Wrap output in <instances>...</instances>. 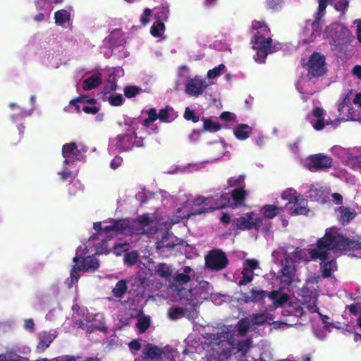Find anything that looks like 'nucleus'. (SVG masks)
Wrapping results in <instances>:
<instances>
[{
	"mask_svg": "<svg viewBox=\"0 0 361 361\" xmlns=\"http://www.w3.org/2000/svg\"><path fill=\"white\" fill-rule=\"evenodd\" d=\"M318 279L311 276L306 281L305 285L301 290L302 301L291 302L283 311V315H294L296 317H307L310 321L322 320L324 326L312 324L314 336L319 340H324L327 336L329 330L328 316L317 305Z\"/></svg>",
	"mask_w": 361,
	"mask_h": 361,
	"instance_id": "20e7f679",
	"label": "nucleus"
},
{
	"mask_svg": "<svg viewBox=\"0 0 361 361\" xmlns=\"http://www.w3.org/2000/svg\"><path fill=\"white\" fill-rule=\"evenodd\" d=\"M169 13V8L167 5H162L157 8L155 16L157 20L163 22L166 20Z\"/></svg>",
	"mask_w": 361,
	"mask_h": 361,
	"instance_id": "79ce46f5",
	"label": "nucleus"
},
{
	"mask_svg": "<svg viewBox=\"0 0 361 361\" xmlns=\"http://www.w3.org/2000/svg\"><path fill=\"white\" fill-rule=\"evenodd\" d=\"M184 314L183 310L180 307H171L168 311V315L171 319H176Z\"/></svg>",
	"mask_w": 361,
	"mask_h": 361,
	"instance_id": "6e6d98bb",
	"label": "nucleus"
},
{
	"mask_svg": "<svg viewBox=\"0 0 361 361\" xmlns=\"http://www.w3.org/2000/svg\"><path fill=\"white\" fill-rule=\"evenodd\" d=\"M86 152L87 148L80 143L71 142L63 146L62 154L64 160L61 170L58 171L61 180H66L74 176L75 161L82 159Z\"/></svg>",
	"mask_w": 361,
	"mask_h": 361,
	"instance_id": "9d476101",
	"label": "nucleus"
},
{
	"mask_svg": "<svg viewBox=\"0 0 361 361\" xmlns=\"http://www.w3.org/2000/svg\"><path fill=\"white\" fill-rule=\"evenodd\" d=\"M339 221L342 224L348 223L356 216L355 210L350 208L341 207L339 209Z\"/></svg>",
	"mask_w": 361,
	"mask_h": 361,
	"instance_id": "c9c22d12",
	"label": "nucleus"
},
{
	"mask_svg": "<svg viewBox=\"0 0 361 361\" xmlns=\"http://www.w3.org/2000/svg\"><path fill=\"white\" fill-rule=\"evenodd\" d=\"M123 162V159L120 157H115L110 163V166L112 169L115 170L118 168Z\"/></svg>",
	"mask_w": 361,
	"mask_h": 361,
	"instance_id": "774afa93",
	"label": "nucleus"
},
{
	"mask_svg": "<svg viewBox=\"0 0 361 361\" xmlns=\"http://www.w3.org/2000/svg\"><path fill=\"white\" fill-rule=\"evenodd\" d=\"M307 119L316 130H322L329 125L328 121L324 118V110L322 108L314 107L307 116Z\"/></svg>",
	"mask_w": 361,
	"mask_h": 361,
	"instance_id": "4be33fe9",
	"label": "nucleus"
},
{
	"mask_svg": "<svg viewBox=\"0 0 361 361\" xmlns=\"http://www.w3.org/2000/svg\"><path fill=\"white\" fill-rule=\"evenodd\" d=\"M336 3L335 4V8L338 11L343 12L348 7L349 1L348 0H336Z\"/></svg>",
	"mask_w": 361,
	"mask_h": 361,
	"instance_id": "052dcab7",
	"label": "nucleus"
},
{
	"mask_svg": "<svg viewBox=\"0 0 361 361\" xmlns=\"http://www.w3.org/2000/svg\"><path fill=\"white\" fill-rule=\"evenodd\" d=\"M346 164L353 169L359 171L361 173V157H356L348 159Z\"/></svg>",
	"mask_w": 361,
	"mask_h": 361,
	"instance_id": "3c124183",
	"label": "nucleus"
},
{
	"mask_svg": "<svg viewBox=\"0 0 361 361\" xmlns=\"http://www.w3.org/2000/svg\"><path fill=\"white\" fill-rule=\"evenodd\" d=\"M286 207L291 215H307L309 212L307 201L302 197L293 202H288Z\"/></svg>",
	"mask_w": 361,
	"mask_h": 361,
	"instance_id": "b1692460",
	"label": "nucleus"
},
{
	"mask_svg": "<svg viewBox=\"0 0 361 361\" xmlns=\"http://www.w3.org/2000/svg\"><path fill=\"white\" fill-rule=\"evenodd\" d=\"M184 117L186 120H192L194 123H196L199 121L198 116L195 115V112L189 107L185 108Z\"/></svg>",
	"mask_w": 361,
	"mask_h": 361,
	"instance_id": "13d9d810",
	"label": "nucleus"
},
{
	"mask_svg": "<svg viewBox=\"0 0 361 361\" xmlns=\"http://www.w3.org/2000/svg\"><path fill=\"white\" fill-rule=\"evenodd\" d=\"M349 312L353 314H361V305L360 303H354L347 307Z\"/></svg>",
	"mask_w": 361,
	"mask_h": 361,
	"instance_id": "e2e57ef3",
	"label": "nucleus"
},
{
	"mask_svg": "<svg viewBox=\"0 0 361 361\" xmlns=\"http://www.w3.org/2000/svg\"><path fill=\"white\" fill-rule=\"evenodd\" d=\"M142 92V89L136 86H128L124 90V94L126 97L132 98Z\"/></svg>",
	"mask_w": 361,
	"mask_h": 361,
	"instance_id": "603ef678",
	"label": "nucleus"
},
{
	"mask_svg": "<svg viewBox=\"0 0 361 361\" xmlns=\"http://www.w3.org/2000/svg\"><path fill=\"white\" fill-rule=\"evenodd\" d=\"M54 18L56 25L66 27L70 20V13L66 10H60L55 13Z\"/></svg>",
	"mask_w": 361,
	"mask_h": 361,
	"instance_id": "f704fd0d",
	"label": "nucleus"
},
{
	"mask_svg": "<svg viewBox=\"0 0 361 361\" xmlns=\"http://www.w3.org/2000/svg\"><path fill=\"white\" fill-rule=\"evenodd\" d=\"M226 66L224 64H219L214 68L209 70L207 74V81H212L220 76L223 71L225 70Z\"/></svg>",
	"mask_w": 361,
	"mask_h": 361,
	"instance_id": "ea45409f",
	"label": "nucleus"
},
{
	"mask_svg": "<svg viewBox=\"0 0 361 361\" xmlns=\"http://www.w3.org/2000/svg\"><path fill=\"white\" fill-rule=\"evenodd\" d=\"M341 29V26L338 24H334L329 26L324 32V37L329 39V42H335L339 37L338 31Z\"/></svg>",
	"mask_w": 361,
	"mask_h": 361,
	"instance_id": "473e14b6",
	"label": "nucleus"
},
{
	"mask_svg": "<svg viewBox=\"0 0 361 361\" xmlns=\"http://www.w3.org/2000/svg\"><path fill=\"white\" fill-rule=\"evenodd\" d=\"M251 44L256 51L254 59L257 63H264L267 55L280 50V43H274L270 29L264 21L254 20L252 23Z\"/></svg>",
	"mask_w": 361,
	"mask_h": 361,
	"instance_id": "0eeeda50",
	"label": "nucleus"
},
{
	"mask_svg": "<svg viewBox=\"0 0 361 361\" xmlns=\"http://www.w3.org/2000/svg\"><path fill=\"white\" fill-rule=\"evenodd\" d=\"M154 271L157 274L163 278H168L171 275L172 270L169 265L160 263L154 268Z\"/></svg>",
	"mask_w": 361,
	"mask_h": 361,
	"instance_id": "e433bc0d",
	"label": "nucleus"
},
{
	"mask_svg": "<svg viewBox=\"0 0 361 361\" xmlns=\"http://www.w3.org/2000/svg\"><path fill=\"white\" fill-rule=\"evenodd\" d=\"M178 79L175 83V90H180L182 83L184 84V92L186 95L197 98L204 94L209 86L214 84L207 81L200 75L191 76L190 69L186 66L179 67L177 73Z\"/></svg>",
	"mask_w": 361,
	"mask_h": 361,
	"instance_id": "1a4fd4ad",
	"label": "nucleus"
},
{
	"mask_svg": "<svg viewBox=\"0 0 361 361\" xmlns=\"http://www.w3.org/2000/svg\"><path fill=\"white\" fill-rule=\"evenodd\" d=\"M328 4H332V0H319V7L317 14L314 16V18L321 20V18L324 15L326 8Z\"/></svg>",
	"mask_w": 361,
	"mask_h": 361,
	"instance_id": "de8ad7c7",
	"label": "nucleus"
},
{
	"mask_svg": "<svg viewBox=\"0 0 361 361\" xmlns=\"http://www.w3.org/2000/svg\"><path fill=\"white\" fill-rule=\"evenodd\" d=\"M104 101L108 102L111 106H121L123 102V97L121 94H110L109 87H107L104 95L102 96Z\"/></svg>",
	"mask_w": 361,
	"mask_h": 361,
	"instance_id": "2f4dec72",
	"label": "nucleus"
},
{
	"mask_svg": "<svg viewBox=\"0 0 361 361\" xmlns=\"http://www.w3.org/2000/svg\"><path fill=\"white\" fill-rule=\"evenodd\" d=\"M332 159L323 154H317L307 157L303 161L305 167L312 171L324 170L331 166Z\"/></svg>",
	"mask_w": 361,
	"mask_h": 361,
	"instance_id": "6ab92c4d",
	"label": "nucleus"
},
{
	"mask_svg": "<svg viewBox=\"0 0 361 361\" xmlns=\"http://www.w3.org/2000/svg\"><path fill=\"white\" fill-rule=\"evenodd\" d=\"M165 32L164 22L157 20L151 27L150 32L154 37H162Z\"/></svg>",
	"mask_w": 361,
	"mask_h": 361,
	"instance_id": "4c0bfd02",
	"label": "nucleus"
},
{
	"mask_svg": "<svg viewBox=\"0 0 361 361\" xmlns=\"http://www.w3.org/2000/svg\"><path fill=\"white\" fill-rule=\"evenodd\" d=\"M339 236L337 234V228H330L326 229L324 236L317 241L316 248L300 249L297 247L290 255L283 247H279L272 252V257L275 262H281V271L276 277V281L279 283V290H274L268 295L272 301L274 307L281 306L289 300L288 295L284 292L292 288V283L297 281L295 277L296 263L308 262L311 259H324L325 255L324 245L330 240H335Z\"/></svg>",
	"mask_w": 361,
	"mask_h": 361,
	"instance_id": "f03ea898",
	"label": "nucleus"
},
{
	"mask_svg": "<svg viewBox=\"0 0 361 361\" xmlns=\"http://www.w3.org/2000/svg\"><path fill=\"white\" fill-rule=\"evenodd\" d=\"M245 179V177L244 175L229 178L227 180L228 187H239V188H244Z\"/></svg>",
	"mask_w": 361,
	"mask_h": 361,
	"instance_id": "a19ab883",
	"label": "nucleus"
},
{
	"mask_svg": "<svg viewBox=\"0 0 361 361\" xmlns=\"http://www.w3.org/2000/svg\"><path fill=\"white\" fill-rule=\"evenodd\" d=\"M322 22L319 19L308 20L299 35V43L308 44L321 35Z\"/></svg>",
	"mask_w": 361,
	"mask_h": 361,
	"instance_id": "2eb2a0df",
	"label": "nucleus"
},
{
	"mask_svg": "<svg viewBox=\"0 0 361 361\" xmlns=\"http://www.w3.org/2000/svg\"><path fill=\"white\" fill-rule=\"evenodd\" d=\"M128 249V245L127 243L118 244L114 246V252L116 255L119 256L122 252L126 251Z\"/></svg>",
	"mask_w": 361,
	"mask_h": 361,
	"instance_id": "680f3d73",
	"label": "nucleus"
},
{
	"mask_svg": "<svg viewBox=\"0 0 361 361\" xmlns=\"http://www.w3.org/2000/svg\"><path fill=\"white\" fill-rule=\"evenodd\" d=\"M337 234L338 238L329 240L324 247L326 256H324V259H319L321 261L320 269L324 277L331 276L337 269L335 259L336 252L355 250L359 247L357 243L345 237L338 229Z\"/></svg>",
	"mask_w": 361,
	"mask_h": 361,
	"instance_id": "6e6552de",
	"label": "nucleus"
},
{
	"mask_svg": "<svg viewBox=\"0 0 361 361\" xmlns=\"http://www.w3.org/2000/svg\"><path fill=\"white\" fill-rule=\"evenodd\" d=\"M281 210V209L280 207L271 204L264 205L259 209V214H257V215L267 221V226H264V228H261L262 231H268L270 226L269 219L276 216Z\"/></svg>",
	"mask_w": 361,
	"mask_h": 361,
	"instance_id": "393cba45",
	"label": "nucleus"
},
{
	"mask_svg": "<svg viewBox=\"0 0 361 361\" xmlns=\"http://www.w3.org/2000/svg\"><path fill=\"white\" fill-rule=\"evenodd\" d=\"M247 193L243 188L234 190L231 194L223 193L220 196L204 197L199 195L190 197L191 207L185 209L183 216L197 215L219 209L226 207H238L242 205Z\"/></svg>",
	"mask_w": 361,
	"mask_h": 361,
	"instance_id": "423d86ee",
	"label": "nucleus"
},
{
	"mask_svg": "<svg viewBox=\"0 0 361 361\" xmlns=\"http://www.w3.org/2000/svg\"><path fill=\"white\" fill-rule=\"evenodd\" d=\"M267 293L262 290L252 288L249 293H240L238 300L245 303L256 302L265 298Z\"/></svg>",
	"mask_w": 361,
	"mask_h": 361,
	"instance_id": "a878e982",
	"label": "nucleus"
},
{
	"mask_svg": "<svg viewBox=\"0 0 361 361\" xmlns=\"http://www.w3.org/2000/svg\"><path fill=\"white\" fill-rule=\"evenodd\" d=\"M38 361H78L76 358L73 357L65 356V357H59L56 358H54L51 360H49L47 358L38 360Z\"/></svg>",
	"mask_w": 361,
	"mask_h": 361,
	"instance_id": "338daca9",
	"label": "nucleus"
},
{
	"mask_svg": "<svg viewBox=\"0 0 361 361\" xmlns=\"http://www.w3.org/2000/svg\"><path fill=\"white\" fill-rule=\"evenodd\" d=\"M212 290V287L209 283L207 281H202L198 282L193 287L187 288L186 291L183 293V295H181L180 300H186L192 306H195L211 295L212 301L216 304H220L221 300L219 302L217 301V299H219V298H220V296L213 295Z\"/></svg>",
	"mask_w": 361,
	"mask_h": 361,
	"instance_id": "9b49d317",
	"label": "nucleus"
},
{
	"mask_svg": "<svg viewBox=\"0 0 361 361\" xmlns=\"http://www.w3.org/2000/svg\"><path fill=\"white\" fill-rule=\"evenodd\" d=\"M82 109L86 114H96L99 111V108L96 106L84 105Z\"/></svg>",
	"mask_w": 361,
	"mask_h": 361,
	"instance_id": "69168bd1",
	"label": "nucleus"
},
{
	"mask_svg": "<svg viewBox=\"0 0 361 361\" xmlns=\"http://www.w3.org/2000/svg\"><path fill=\"white\" fill-rule=\"evenodd\" d=\"M350 95L347 94L338 104L339 121H361L360 115L357 114V111L350 107Z\"/></svg>",
	"mask_w": 361,
	"mask_h": 361,
	"instance_id": "aec40b11",
	"label": "nucleus"
},
{
	"mask_svg": "<svg viewBox=\"0 0 361 361\" xmlns=\"http://www.w3.org/2000/svg\"><path fill=\"white\" fill-rule=\"evenodd\" d=\"M56 337V334L55 331L42 332L39 334L37 349L39 350H44L49 346Z\"/></svg>",
	"mask_w": 361,
	"mask_h": 361,
	"instance_id": "cd10ccee",
	"label": "nucleus"
},
{
	"mask_svg": "<svg viewBox=\"0 0 361 361\" xmlns=\"http://www.w3.org/2000/svg\"><path fill=\"white\" fill-rule=\"evenodd\" d=\"M79 327L92 332L94 330L106 332L107 326L104 322V317L102 314H96L94 315H87L77 322Z\"/></svg>",
	"mask_w": 361,
	"mask_h": 361,
	"instance_id": "dca6fc26",
	"label": "nucleus"
},
{
	"mask_svg": "<svg viewBox=\"0 0 361 361\" xmlns=\"http://www.w3.org/2000/svg\"><path fill=\"white\" fill-rule=\"evenodd\" d=\"M138 254L135 251H132L126 253L124 256V261L129 265H133L137 262Z\"/></svg>",
	"mask_w": 361,
	"mask_h": 361,
	"instance_id": "5fc2aeb1",
	"label": "nucleus"
},
{
	"mask_svg": "<svg viewBox=\"0 0 361 361\" xmlns=\"http://www.w3.org/2000/svg\"><path fill=\"white\" fill-rule=\"evenodd\" d=\"M281 198L284 200H288V202H294L298 198L302 197L297 191L293 188H288L283 191L281 193Z\"/></svg>",
	"mask_w": 361,
	"mask_h": 361,
	"instance_id": "58836bf2",
	"label": "nucleus"
},
{
	"mask_svg": "<svg viewBox=\"0 0 361 361\" xmlns=\"http://www.w3.org/2000/svg\"><path fill=\"white\" fill-rule=\"evenodd\" d=\"M152 11L149 8H146L144 11L143 14L140 17V21L143 25H146L149 22V17L151 16Z\"/></svg>",
	"mask_w": 361,
	"mask_h": 361,
	"instance_id": "0e129e2a",
	"label": "nucleus"
},
{
	"mask_svg": "<svg viewBox=\"0 0 361 361\" xmlns=\"http://www.w3.org/2000/svg\"><path fill=\"white\" fill-rule=\"evenodd\" d=\"M204 129L210 132H216L220 129V126L209 118H203Z\"/></svg>",
	"mask_w": 361,
	"mask_h": 361,
	"instance_id": "49530a36",
	"label": "nucleus"
},
{
	"mask_svg": "<svg viewBox=\"0 0 361 361\" xmlns=\"http://www.w3.org/2000/svg\"><path fill=\"white\" fill-rule=\"evenodd\" d=\"M83 186L78 180H74L69 185L68 190L71 195H75L78 192L82 191Z\"/></svg>",
	"mask_w": 361,
	"mask_h": 361,
	"instance_id": "09e8293b",
	"label": "nucleus"
},
{
	"mask_svg": "<svg viewBox=\"0 0 361 361\" xmlns=\"http://www.w3.org/2000/svg\"><path fill=\"white\" fill-rule=\"evenodd\" d=\"M134 146H142V139L135 135V128L131 127L125 134H121L109 140V150L112 153L128 151Z\"/></svg>",
	"mask_w": 361,
	"mask_h": 361,
	"instance_id": "f8f14e48",
	"label": "nucleus"
},
{
	"mask_svg": "<svg viewBox=\"0 0 361 361\" xmlns=\"http://www.w3.org/2000/svg\"><path fill=\"white\" fill-rule=\"evenodd\" d=\"M127 290L126 282L124 280H121L116 284L113 289V294L115 297L121 298Z\"/></svg>",
	"mask_w": 361,
	"mask_h": 361,
	"instance_id": "37998d69",
	"label": "nucleus"
},
{
	"mask_svg": "<svg viewBox=\"0 0 361 361\" xmlns=\"http://www.w3.org/2000/svg\"><path fill=\"white\" fill-rule=\"evenodd\" d=\"M159 116H157V111L155 109H152L148 112V118L145 119L144 126L147 128H149L151 124L155 121Z\"/></svg>",
	"mask_w": 361,
	"mask_h": 361,
	"instance_id": "864d4df0",
	"label": "nucleus"
},
{
	"mask_svg": "<svg viewBox=\"0 0 361 361\" xmlns=\"http://www.w3.org/2000/svg\"><path fill=\"white\" fill-rule=\"evenodd\" d=\"M0 361H27L26 359L16 355H0Z\"/></svg>",
	"mask_w": 361,
	"mask_h": 361,
	"instance_id": "4d7b16f0",
	"label": "nucleus"
},
{
	"mask_svg": "<svg viewBox=\"0 0 361 361\" xmlns=\"http://www.w3.org/2000/svg\"><path fill=\"white\" fill-rule=\"evenodd\" d=\"M85 102H89L92 104L95 102V99H88V97L87 96L83 95V96H80L75 99H72L71 101V104H72L73 106H75V110L77 111H79L80 109V105L78 104V103H85Z\"/></svg>",
	"mask_w": 361,
	"mask_h": 361,
	"instance_id": "a18cd8bd",
	"label": "nucleus"
},
{
	"mask_svg": "<svg viewBox=\"0 0 361 361\" xmlns=\"http://www.w3.org/2000/svg\"><path fill=\"white\" fill-rule=\"evenodd\" d=\"M75 80H83L82 88L84 90H90L97 88L102 81V73L98 71L85 72L80 71L75 74Z\"/></svg>",
	"mask_w": 361,
	"mask_h": 361,
	"instance_id": "a211bd4d",
	"label": "nucleus"
},
{
	"mask_svg": "<svg viewBox=\"0 0 361 361\" xmlns=\"http://www.w3.org/2000/svg\"><path fill=\"white\" fill-rule=\"evenodd\" d=\"M233 226L242 231L252 228L261 230V228L267 226V221L259 216L257 213L252 212L235 218L233 221Z\"/></svg>",
	"mask_w": 361,
	"mask_h": 361,
	"instance_id": "4468645a",
	"label": "nucleus"
},
{
	"mask_svg": "<svg viewBox=\"0 0 361 361\" xmlns=\"http://www.w3.org/2000/svg\"><path fill=\"white\" fill-rule=\"evenodd\" d=\"M264 323H268L273 325L274 329H284L286 327L291 326L292 324H288L287 322H274L273 318L267 314L257 313L253 315L251 322L247 319H240L235 326L237 334L233 330L226 328L223 330L220 334H211L206 338L205 345L207 347L211 346L212 349L216 353L217 355L213 360L209 361H214L221 358V351L222 355L224 357H229L231 352L228 350L229 348L232 351L236 350L244 355L247 352L251 344L250 339L238 340V336H244L250 329L251 326L261 325Z\"/></svg>",
	"mask_w": 361,
	"mask_h": 361,
	"instance_id": "7ed1b4c3",
	"label": "nucleus"
},
{
	"mask_svg": "<svg viewBox=\"0 0 361 361\" xmlns=\"http://www.w3.org/2000/svg\"><path fill=\"white\" fill-rule=\"evenodd\" d=\"M184 205L176 209V213L173 216L164 215L162 210L157 211L152 216L149 214L140 216L137 220L121 219L105 221L103 222H95L94 228H102L101 235L110 233H123V235H130L137 234H149L157 232L158 230H164L161 231V239L157 242V250L162 252L164 248H173L175 245L180 243V240L173 233H170L168 230L175 224L180 222L182 219L189 218L192 215L183 216L185 209L191 207L190 198L184 195L181 198Z\"/></svg>",
	"mask_w": 361,
	"mask_h": 361,
	"instance_id": "f257e3e1",
	"label": "nucleus"
},
{
	"mask_svg": "<svg viewBox=\"0 0 361 361\" xmlns=\"http://www.w3.org/2000/svg\"><path fill=\"white\" fill-rule=\"evenodd\" d=\"M205 262L208 267L219 270L226 266L228 261L224 253L219 250H214L205 257Z\"/></svg>",
	"mask_w": 361,
	"mask_h": 361,
	"instance_id": "412c9836",
	"label": "nucleus"
},
{
	"mask_svg": "<svg viewBox=\"0 0 361 361\" xmlns=\"http://www.w3.org/2000/svg\"><path fill=\"white\" fill-rule=\"evenodd\" d=\"M149 317L145 315H140L137 319V326L140 332H144L149 326Z\"/></svg>",
	"mask_w": 361,
	"mask_h": 361,
	"instance_id": "8fccbe9b",
	"label": "nucleus"
},
{
	"mask_svg": "<svg viewBox=\"0 0 361 361\" xmlns=\"http://www.w3.org/2000/svg\"><path fill=\"white\" fill-rule=\"evenodd\" d=\"M177 117L176 112L171 107H166L161 109L159 114L160 121L166 123H170Z\"/></svg>",
	"mask_w": 361,
	"mask_h": 361,
	"instance_id": "72a5a7b5",
	"label": "nucleus"
},
{
	"mask_svg": "<svg viewBox=\"0 0 361 361\" xmlns=\"http://www.w3.org/2000/svg\"><path fill=\"white\" fill-rule=\"evenodd\" d=\"M42 62L44 65L53 68H58L61 64L59 55L50 51L44 54L42 58Z\"/></svg>",
	"mask_w": 361,
	"mask_h": 361,
	"instance_id": "c756f323",
	"label": "nucleus"
},
{
	"mask_svg": "<svg viewBox=\"0 0 361 361\" xmlns=\"http://www.w3.org/2000/svg\"><path fill=\"white\" fill-rule=\"evenodd\" d=\"M35 5L37 8L45 10V9H51V2L50 0H37L35 1Z\"/></svg>",
	"mask_w": 361,
	"mask_h": 361,
	"instance_id": "bf43d9fd",
	"label": "nucleus"
},
{
	"mask_svg": "<svg viewBox=\"0 0 361 361\" xmlns=\"http://www.w3.org/2000/svg\"><path fill=\"white\" fill-rule=\"evenodd\" d=\"M94 227V224L93 225ZM97 234L90 237L87 244L78 247L73 257L74 265L71 271L70 279H67L66 283L68 288H72L80 277L79 272H91L99 267V260L95 257L96 255L104 254L109 252L106 241L114 237H120L123 233H115L112 235L106 233L101 235L102 228H95Z\"/></svg>",
	"mask_w": 361,
	"mask_h": 361,
	"instance_id": "39448f33",
	"label": "nucleus"
},
{
	"mask_svg": "<svg viewBox=\"0 0 361 361\" xmlns=\"http://www.w3.org/2000/svg\"><path fill=\"white\" fill-rule=\"evenodd\" d=\"M308 74L312 77L323 75L326 71L325 56L320 53H313L307 63Z\"/></svg>",
	"mask_w": 361,
	"mask_h": 361,
	"instance_id": "f3484780",
	"label": "nucleus"
},
{
	"mask_svg": "<svg viewBox=\"0 0 361 361\" xmlns=\"http://www.w3.org/2000/svg\"><path fill=\"white\" fill-rule=\"evenodd\" d=\"M252 132V128L247 124H239L233 129V135L240 140L247 139Z\"/></svg>",
	"mask_w": 361,
	"mask_h": 361,
	"instance_id": "c85d7f7f",
	"label": "nucleus"
},
{
	"mask_svg": "<svg viewBox=\"0 0 361 361\" xmlns=\"http://www.w3.org/2000/svg\"><path fill=\"white\" fill-rule=\"evenodd\" d=\"M195 271L190 267H185L183 270L178 271L169 280V288L176 294V298L180 299L181 295L186 291V287Z\"/></svg>",
	"mask_w": 361,
	"mask_h": 361,
	"instance_id": "ddd939ff",
	"label": "nucleus"
},
{
	"mask_svg": "<svg viewBox=\"0 0 361 361\" xmlns=\"http://www.w3.org/2000/svg\"><path fill=\"white\" fill-rule=\"evenodd\" d=\"M8 106L10 109L14 111V113L11 115V118L13 121L24 118L25 117L29 116L32 114V110H26L13 102L10 103Z\"/></svg>",
	"mask_w": 361,
	"mask_h": 361,
	"instance_id": "7c9ffc66",
	"label": "nucleus"
},
{
	"mask_svg": "<svg viewBox=\"0 0 361 361\" xmlns=\"http://www.w3.org/2000/svg\"><path fill=\"white\" fill-rule=\"evenodd\" d=\"M331 152L333 154L337 156L340 159L343 160H345V161L349 159L348 157L349 154V150L345 149L341 146H334L331 149Z\"/></svg>",
	"mask_w": 361,
	"mask_h": 361,
	"instance_id": "c03bdc74",
	"label": "nucleus"
},
{
	"mask_svg": "<svg viewBox=\"0 0 361 361\" xmlns=\"http://www.w3.org/2000/svg\"><path fill=\"white\" fill-rule=\"evenodd\" d=\"M244 268L241 271L243 278L239 281L240 286L250 283L253 279V271L259 268V262L255 259H247L243 263Z\"/></svg>",
	"mask_w": 361,
	"mask_h": 361,
	"instance_id": "5701e85b",
	"label": "nucleus"
},
{
	"mask_svg": "<svg viewBox=\"0 0 361 361\" xmlns=\"http://www.w3.org/2000/svg\"><path fill=\"white\" fill-rule=\"evenodd\" d=\"M123 70L121 68H114L112 73L109 74V79L105 85L102 94H104V92L106 87H109V91L110 94H114V91H115L117 88V85L116 84V78L121 77L123 75Z\"/></svg>",
	"mask_w": 361,
	"mask_h": 361,
	"instance_id": "bb28decb",
	"label": "nucleus"
}]
</instances>
